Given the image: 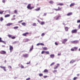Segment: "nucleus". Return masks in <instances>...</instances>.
<instances>
[{
  "label": "nucleus",
  "mask_w": 80,
  "mask_h": 80,
  "mask_svg": "<svg viewBox=\"0 0 80 80\" xmlns=\"http://www.w3.org/2000/svg\"><path fill=\"white\" fill-rule=\"evenodd\" d=\"M43 72H46L47 73V72H48V70L47 69H45L44 71Z\"/></svg>",
  "instance_id": "b1692460"
},
{
  "label": "nucleus",
  "mask_w": 80,
  "mask_h": 80,
  "mask_svg": "<svg viewBox=\"0 0 80 80\" xmlns=\"http://www.w3.org/2000/svg\"><path fill=\"white\" fill-rule=\"evenodd\" d=\"M13 47L12 46H9V50H13Z\"/></svg>",
  "instance_id": "aec40b11"
},
{
  "label": "nucleus",
  "mask_w": 80,
  "mask_h": 80,
  "mask_svg": "<svg viewBox=\"0 0 80 80\" xmlns=\"http://www.w3.org/2000/svg\"><path fill=\"white\" fill-rule=\"evenodd\" d=\"M68 39H63V41L62 42V43L63 44H65V43L67 42Z\"/></svg>",
  "instance_id": "f03ea898"
},
{
  "label": "nucleus",
  "mask_w": 80,
  "mask_h": 80,
  "mask_svg": "<svg viewBox=\"0 0 80 80\" xmlns=\"http://www.w3.org/2000/svg\"><path fill=\"white\" fill-rule=\"evenodd\" d=\"M55 57V55L53 54H51L50 55V57L51 58H53Z\"/></svg>",
  "instance_id": "39448f33"
},
{
  "label": "nucleus",
  "mask_w": 80,
  "mask_h": 80,
  "mask_svg": "<svg viewBox=\"0 0 80 80\" xmlns=\"http://www.w3.org/2000/svg\"><path fill=\"white\" fill-rule=\"evenodd\" d=\"M0 67L1 68H3V69L4 68H5V67H3V66H0Z\"/></svg>",
  "instance_id": "cd10ccee"
},
{
  "label": "nucleus",
  "mask_w": 80,
  "mask_h": 80,
  "mask_svg": "<svg viewBox=\"0 0 80 80\" xmlns=\"http://www.w3.org/2000/svg\"><path fill=\"white\" fill-rule=\"evenodd\" d=\"M30 79V78H28L26 79V80H29Z\"/></svg>",
  "instance_id": "3c124183"
},
{
  "label": "nucleus",
  "mask_w": 80,
  "mask_h": 80,
  "mask_svg": "<svg viewBox=\"0 0 80 80\" xmlns=\"http://www.w3.org/2000/svg\"><path fill=\"white\" fill-rule=\"evenodd\" d=\"M72 33H77V29L72 30Z\"/></svg>",
  "instance_id": "7ed1b4c3"
},
{
  "label": "nucleus",
  "mask_w": 80,
  "mask_h": 80,
  "mask_svg": "<svg viewBox=\"0 0 80 80\" xmlns=\"http://www.w3.org/2000/svg\"><path fill=\"white\" fill-rule=\"evenodd\" d=\"M60 17V16H59L58 17L56 18V20H57L58 19V18H59Z\"/></svg>",
  "instance_id": "37998d69"
},
{
  "label": "nucleus",
  "mask_w": 80,
  "mask_h": 80,
  "mask_svg": "<svg viewBox=\"0 0 80 80\" xmlns=\"http://www.w3.org/2000/svg\"><path fill=\"white\" fill-rule=\"evenodd\" d=\"M54 10H56V11H59L60 10H61V8H60V7H58V9H54Z\"/></svg>",
  "instance_id": "0eeeda50"
},
{
  "label": "nucleus",
  "mask_w": 80,
  "mask_h": 80,
  "mask_svg": "<svg viewBox=\"0 0 80 80\" xmlns=\"http://www.w3.org/2000/svg\"><path fill=\"white\" fill-rule=\"evenodd\" d=\"M73 48L74 49V50H77V49H78V48L77 47H74Z\"/></svg>",
  "instance_id": "4be33fe9"
},
{
  "label": "nucleus",
  "mask_w": 80,
  "mask_h": 80,
  "mask_svg": "<svg viewBox=\"0 0 80 80\" xmlns=\"http://www.w3.org/2000/svg\"><path fill=\"white\" fill-rule=\"evenodd\" d=\"M44 53H45V51H43L41 53L42 54H43Z\"/></svg>",
  "instance_id": "c9c22d12"
},
{
  "label": "nucleus",
  "mask_w": 80,
  "mask_h": 80,
  "mask_svg": "<svg viewBox=\"0 0 80 80\" xmlns=\"http://www.w3.org/2000/svg\"><path fill=\"white\" fill-rule=\"evenodd\" d=\"M8 17H10V14H7L5 16V18Z\"/></svg>",
  "instance_id": "bb28decb"
},
{
  "label": "nucleus",
  "mask_w": 80,
  "mask_h": 80,
  "mask_svg": "<svg viewBox=\"0 0 80 80\" xmlns=\"http://www.w3.org/2000/svg\"><path fill=\"white\" fill-rule=\"evenodd\" d=\"M15 18H13V19H12L11 20H15Z\"/></svg>",
  "instance_id": "bf43d9fd"
},
{
  "label": "nucleus",
  "mask_w": 80,
  "mask_h": 80,
  "mask_svg": "<svg viewBox=\"0 0 80 80\" xmlns=\"http://www.w3.org/2000/svg\"><path fill=\"white\" fill-rule=\"evenodd\" d=\"M77 78V77H75L73 78V80H76V79Z\"/></svg>",
  "instance_id": "4c0bfd02"
},
{
  "label": "nucleus",
  "mask_w": 80,
  "mask_h": 80,
  "mask_svg": "<svg viewBox=\"0 0 80 80\" xmlns=\"http://www.w3.org/2000/svg\"><path fill=\"white\" fill-rule=\"evenodd\" d=\"M3 12H4V11H2V12L0 11V14H2Z\"/></svg>",
  "instance_id": "58836bf2"
},
{
  "label": "nucleus",
  "mask_w": 80,
  "mask_h": 80,
  "mask_svg": "<svg viewBox=\"0 0 80 80\" xmlns=\"http://www.w3.org/2000/svg\"><path fill=\"white\" fill-rule=\"evenodd\" d=\"M37 46H38V45H40V43H38L36 45Z\"/></svg>",
  "instance_id": "4d7b16f0"
},
{
  "label": "nucleus",
  "mask_w": 80,
  "mask_h": 80,
  "mask_svg": "<svg viewBox=\"0 0 80 80\" xmlns=\"http://www.w3.org/2000/svg\"><path fill=\"white\" fill-rule=\"evenodd\" d=\"M44 24H45V22H42L40 23V25H44Z\"/></svg>",
  "instance_id": "412c9836"
},
{
  "label": "nucleus",
  "mask_w": 80,
  "mask_h": 80,
  "mask_svg": "<svg viewBox=\"0 0 80 80\" xmlns=\"http://www.w3.org/2000/svg\"><path fill=\"white\" fill-rule=\"evenodd\" d=\"M57 5H60V6H62V5H63V4L62 3H59L58 4H57Z\"/></svg>",
  "instance_id": "dca6fc26"
},
{
  "label": "nucleus",
  "mask_w": 80,
  "mask_h": 80,
  "mask_svg": "<svg viewBox=\"0 0 80 80\" xmlns=\"http://www.w3.org/2000/svg\"><path fill=\"white\" fill-rule=\"evenodd\" d=\"M46 54H49V52L48 51H45V52Z\"/></svg>",
  "instance_id": "e433bc0d"
},
{
  "label": "nucleus",
  "mask_w": 80,
  "mask_h": 80,
  "mask_svg": "<svg viewBox=\"0 0 80 80\" xmlns=\"http://www.w3.org/2000/svg\"><path fill=\"white\" fill-rule=\"evenodd\" d=\"M2 3H5V0H3L2 1Z\"/></svg>",
  "instance_id": "a18cd8bd"
},
{
  "label": "nucleus",
  "mask_w": 80,
  "mask_h": 80,
  "mask_svg": "<svg viewBox=\"0 0 80 80\" xmlns=\"http://www.w3.org/2000/svg\"><path fill=\"white\" fill-rule=\"evenodd\" d=\"M48 77L47 76H43V78H47Z\"/></svg>",
  "instance_id": "ea45409f"
},
{
  "label": "nucleus",
  "mask_w": 80,
  "mask_h": 80,
  "mask_svg": "<svg viewBox=\"0 0 80 80\" xmlns=\"http://www.w3.org/2000/svg\"><path fill=\"white\" fill-rule=\"evenodd\" d=\"M15 16H16L15 15H14L13 16V17H15Z\"/></svg>",
  "instance_id": "338daca9"
},
{
  "label": "nucleus",
  "mask_w": 80,
  "mask_h": 80,
  "mask_svg": "<svg viewBox=\"0 0 80 80\" xmlns=\"http://www.w3.org/2000/svg\"><path fill=\"white\" fill-rule=\"evenodd\" d=\"M31 8L32 9V8H34V7H31Z\"/></svg>",
  "instance_id": "69168bd1"
},
{
  "label": "nucleus",
  "mask_w": 80,
  "mask_h": 80,
  "mask_svg": "<svg viewBox=\"0 0 80 80\" xmlns=\"http://www.w3.org/2000/svg\"><path fill=\"white\" fill-rule=\"evenodd\" d=\"M8 37H9V38H11V37H12V35H10V34L8 35Z\"/></svg>",
  "instance_id": "c85d7f7f"
},
{
  "label": "nucleus",
  "mask_w": 80,
  "mask_h": 80,
  "mask_svg": "<svg viewBox=\"0 0 80 80\" xmlns=\"http://www.w3.org/2000/svg\"><path fill=\"white\" fill-rule=\"evenodd\" d=\"M30 62H29V63H26V64H27V65H28V64H30Z\"/></svg>",
  "instance_id": "13d9d810"
},
{
  "label": "nucleus",
  "mask_w": 80,
  "mask_h": 80,
  "mask_svg": "<svg viewBox=\"0 0 80 80\" xmlns=\"http://www.w3.org/2000/svg\"><path fill=\"white\" fill-rule=\"evenodd\" d=\"M61 55V54H59V53L58 54V56H60Z\"/></svg>",
  "instance_id": "680f3d73"
},
{
  "label": "nucleus",
  "mask_w": 80,
  "mask_h": 80,
  "mask_svg": "<svg viewBox=\"0 0 80 80\" xmlns=\"http://www.w3.org/2000/svg\"><path fill=\"white\" fill-rule=\"evenodd\" d=\"M55 44L56 45H58V43H57L56 42H55Z\"/></svg>",
  "instance_id": "603ef678"
},
{
  "label": "nucleus",
  "mask_w": 80,
  "mask_h": 80,
  "mask_svg": "<svg viewBox=\"0 0 80 80\" xmlns=\"http://www.w3.org/2000/svg\"><path fill=\"white\" fill-rule=\"evenodd\" d=\"M44 16H46L47 15V13H44Z\"/></svg>",
  "instance_id": "5fc2aeb1"
},
{
  "label": "nucleus",
  "mask_w": 80,
  "mask_h": 80,
  "mask_svg": "<svg viewBox=\"0 0 80 80\" xmlns=\"http://www.w3.org/2000/svg\"><path fill=\"white\" fill-rule=\"evenodd\" d=\"M21 65V68H24V66H23V65Z\"/></svg>",
  "instance_id": "72a5a7b5"
},
{
  "label": "nucleus",
  "mask_w": 80,
  "mask_h": 80,
  "mask_svg": "<svg viewBox=\"0 0 80 80\" xmlns=\"http://www.w3.org/2000/svg\"><path fill=\"white\" fill-rule=\"evenodd\" d=\"M1 40L2 38H0V42H3V43H4L5 44H6V42H5V41Z\"/></svg>",
  "instance_id": "1a4fd4ad"
},
{
  "label": "nucleus",
  "mask_w": 80,
  "mask_h": 80,
  "mask_svg": "<svg viewBox=\"0 0 80 80\" xmlns=\"http://www.w3.org/2000/svg\"><path fill=\"white\" fill-rule=\"evenodd\" d=\"M56 72H57V70H54L53 71V73H56Z\"/></svg>",
  "instance_id": "f704fd0d"
},
{
  "label": "nucleus",
  "mask_w": 80,
  "mask_h": 80,
  "mask_svg": "<svg viewBox=\"0 0 80 80\" xmlns=\"http://www.w3.org/2000/svg\"><path fill=\"white\" fill-rule=\"evenodd\" d=\"M65 31L67 32L68 30V27H65Z\"/></svg>",
  "instance_id": "4468645a"
},
{
  "label": "nucleus",
  "mask_w": 80,
  "mask_h": 80,
  "mask_svg": "<svg viewBox=\"0 0 80 80\" xmlns=\"http://www.w3.org/2000/svg\"><path fill=\"white\" fill-rule=\"evenodd\" d=\"M27 34H28V32H26L25 33H23L22 35H23V36H26Z\"/></svg>",
  "instance_id": "ddd939ff"
},
{
  "label": "nucleus",
  "mask_w": 80,
  "mask_h": 80,
  "mask_svg": "<svg viewBox=\"0 0 80 80\" xmlns=\"http://www.w3.org/2000/svg\"><path fill=\"white\" fill-rule=\"evenodd\" d=\"M32 26H33V27H36V26H37V24L35 23H33Z\"/></svg>",
  "instance_id": "6ab92c4d"
},
{
  "label": "nucleus",
  "mask_w": 80,
  "mask_h": 80,
  "mask_svg": "<svg viewBox=\"0 0 80 80\" xmlns=\"http://www.w3.org/2000/svg\"><path fill=\"white\" fill-rule=\"evenodd\" d=\"M28 54H25L23 55V57H25L26 58H28Z\"/></svg>",
  "instance_id": "423d86ee"
},
{
  "label": "nucleus",
  "mask_w": 80,
  "mask_h": 80,
  "mask_svg": "<svg viewBox=\"0 0 80 80\" xmlns=\"http://www.w3.org/2000/svg\"><path fill=\"white\" fill-rule=\"evenodd\" d=\"M71 42V43H74L75 44H77L79 43V41L78 40L72 41Z\"/></svg>",
  "instance_id": "f257e3e1"
},
{
  "label": "nucleus",
  "mask_w": 80,
  "mask_h": 80,
  "mask_svg": "<svg viewBox=\"0 0 80 80\" xmlns=\"http://www.w3.org/2000/svg\"><path fill=\"white\" fill-rule=\"evenodd\" d=\"M12 25V23H9L7 24L6 25L7 26H10V25Z\"/></svg>",
  "instance_id": "a211bd4d"
},
{
  "label": "nucleus",
  "mask_w": 80,
  "mask_h": 80,
  "mask_svg": "<svg viewBox=\"0 0 80 80\" xmlns=\"http://www.w3.org/2000/svg\"><path fill=\"white\" fill-rule=\"evenodd\" d=\"M71 51H73L74 50V49L71 48Z\"/></svg>",
  "instance_id": "8fccbe9b"
},
{
  "label": "nucleus",
  "mask_w": 80,
  "mask_h": 80,
  "mask_svg": "<svg viewBox=\"0 0 80 80\" xmlns=\"http://www.w3.org/2000/svg\"><path fill=\"white\" fill-rule=\"evenodd\" d=\"M27 8L30 10H32V8H31V4H29L28 5Z\"/></svg>",
  "instance_id": "20e7f679"
},
{
  "label": "nucleus",
  "mask_w": 80,
  "mask_h": 80,
  "mask_svg": "<svg viewBox=\"0 0 80 80\" xmlns=\"http://www.w3.org/2000/svg\"><path fill=\"white\" fill-rule=\"evenodd\" d=\"M11 38L12 39H15V36H13L12 37H11Z\"/></svg>",
  "instance_id": "a19ab883"
},
{
  "label": "nucleus",
  "mask_w": 80,
  "mask_h": 80,
  "mask_svg": "<svg viewBox=\"0 0 80 80\" xmlns=\"http://www.w3.org/2000/svg\"><path fill=\"white\" fill-rule=\"evenodd\" d=\"M40 8H38L35 9V10H36V11H38V10H40Z\"/></svg>",
  "instance_id": "5701e85b"
},
{
  "label": "nucleus",
  "mask_w": 80,
  "mask_h": 80,
  "mask_svg": "<svg viewBox=\"0 0 80 80\" xmlns=\"http://www.w3.org/2000/svg\"><path fill=\"white\" fill-rule=\"evenodd\" d=\"M45 35V33H43L41 34V36L42 37H43Z\"/></svg>",
  "instance_id": "2f4dec72"
},
{
  "label": "nucleus",
  "mask_w": 80,
  "mask_h": 80,
  "mask_svg": "<svg viewBox=\"0 0 80 80\" xmlns=\"http://www.w3.org/2000/svg\"><path fill=\"white\" fill-rule=\"evenodd\" d=\"M22 25H23V26H26V23L25 22H22Z\"/></svg>",
  "instance_id": "f3484780"
},
{
  "label": "nucleus",
  "mask_w": 80,
  "mask_h": 80,
  "mask_svg": "<svg viewBox=\"0 0 80 80\" xmlns=\"http://www.w3.org/2000/svg\"><path fill=\"white\" fill-rule=\"evenodd\" d=\"M54 64H55V62H53L50 65V66H52V65H54Z\"/></svg>",
  "instance_id": "c756f323"
},
{
  "label": "nucleus",
  "mask_w": 80,
  "mask_h": 80,
  "mask_svg": "<svg viewBox=\"0 0 80 80\" xmlns=\"http://www.w3.org/2000/svg\"><path fill=\"white\" fill-rule=\"evenodd\" d=\"M14 13H17V10H14Z\"/></svg>",
  "instance_id": "49530a36"
},
{
  "label": "nucleus",
  "mask_w": 80,
  "mask_h": 80,
  "mask_svg": "<svg viewBox=\"0 0 80 80\" xmlns=\"http://www.w3.org/2000/svg\"><path fill=\"white\" fill-rule=\"evenodd\" d=\"M4 62H5V63H6V62H7V61H6V60H5L4 61Z\"/></svg>",
  "instance_id": "774afa93"
},
{
  "label": "nucleus",
  "mask_w": 80,
  "mask_h": 80,
  "mask_svg": "<svg viewBox=\"0 0 80 80\" xmlns=\"http://www.w3.org/2000/svg\"><path fill=\"white\" fill-rule=\"evenodd\" d=\"M42 48L43 50H47V47H43Z\"/></svg>",
  "instance_id": "393cba45"
},
{
  "label": "nucleus",
  "mask_w": 80,
  "mask_h": 80,
  "mask_svg": "<svg viewBox=\"0 0 80 80\" xmlns=\"http://www.w3.org/2000/svg\"><path fill=\"white\" fill-rule=\"evenodd\" d=\"M3 18H1V19H0V21L1 22H2V21H3Z\"/></svg>",
  "instance_id": "79ce46f5"
},
{
  "label": "nucleus",
  "mask_w": 80,
  "mask_h": 80,
  "mask_svg": "<svg viewBox=\"0 0 80 80\" xmlns=\"http://www.w3.org/2000/svg\"><path fill=\"white\" fill-rule=\"evenodd\" d=\"M58 68V66H56L54 68V69H57Z\"/></svg>",
  "instance_id": "de8ad7c7"
},
{
  "label": "nucleus",
  "mask_w": 80,
  "mask_h": 80,
  "mask_svg": "<svg viewBox=\"0 0 80 80\" xmlns=\"http://www.w3.org/2000/svg\"><path fill=\"white\" fill-rule=\"evenodd\" d=\"M78 28L79 29H80V24L78 26Z\"/></svg>",
  "instance_id": "e2e57ef3"
},
{
  "label": "nucleus",
  "mask_w": 80,
  "mask_h": 80,
  "mask_svg": "<svg viewBox=\"0 0 80 80\" xmlns=\"http://www.w3.org/2000/svg\"><path fill=\"white\" fill-rule=\"evenodd\" d=\"M49 3H50V4H53L54 2L52 1H50L49 2Z\"/></svg>",
  "instance_id": "a878e982"
},
{
  "label": "nucleus",
  "mask_w": 80,
  "mask_h": 80,
  "mask_svg": "<svg viewBox=\"0 0 80 80\" xmlns=\"http://www.w3.org/2000/svg\"><path fill=\"white\" fill-rule=\"evenodd\" d=\"M1 53V54H5L6 52L4 51H2Z\"/></svg>",
  "instance_id": "9d476101"
},
{
  "label": "nucleus",
  "mask_w": 80,
  "mask_h": 80,
  "mask_svg": "<svg viewBox=\"0 0 80 80\" xmlns=\"http://www.w3.org/2000/svg\"><path fill=\"white\" fill-rule=\"evenodd\" d=\"M3 70H4V71H5V72H6L7 71V70H6L5 68H3Z\"/></svg>",
  "instance_id": "864d4df0"
},
{
  "label": "nucleus",
  "mask_w": 80,
  "mask_h": 80,
  "mask_svg": "<svg viewBox=\"0 0 80 80\" xmlns=\"http://www.w3.org/2000/svg\"><path fill=\"white\" fill-rule=\"evenodd\" d=\"M8 67H9V68H12V67L10 66H8Z\"/></svg>",
  "instance_id": "052dcab7"
},
{
  "label": "nucleus",
  "mask_w": 80,
  "mask_h": 80,
  "mask_svg": "<svg viewBox=\"0 0 80 80\" xmlns=\"http://www.w3.org/2000/svg\"><path fill=\"white\" fill-rule=\"evenodd\" d=\"M40 45H42L43 46L44 45V44L43 43H40Z\"/></svg>",
  "instance_id": "c03bdc74"
},
{
  "label": "nucleus",
  "mask_w": 80,
  "mask_h": 80,
  "mask_svg": "<svg viewBox=\"0 0 80 80\" xmlns=\"http://www.w3.org/2000/svg\"><path fill=\"white\" fill-rule=\"evenodd\" d=\"M74 62H75V60H72L70 62V63H74Z\"/></svg>",
  "instance_id": "2eb2a0df"
},
{
  "label": "nucleus",
  "mask_w": 80,
  "mask_h": 80,
  "mask_svg": "<svg viewBox=\"0 0 80 80\" xmlns=\"http://www.w3.org/2000/svg\"><path fill=\"white\" fill-rule=\"evenodd\" d=\"M72 15V12H69L67 14V16H70Z\"/></svg>",
  "instance_id": "9b49d317"
},
{
  "label": "nucleus",
  "mask_w": 80,
  "mask_h": 80,
  "mask_svg": "<svg viewBox=\"0 0 80 80\" xmlns=\"http://www.w3.org/2000/svg\"><path fill=\"white\" fill-rule=\"evenodd\" d=\"M77 23H80V20H78L77 21Z\"/></svg>",
  "instance_id": "09e8293b"
},
{
  "label": "nucleus",
  "mask_w": 80,
  "mask_h": 80,
  "mask_svg": "<svg viewBox=\"0 0 80 80\" xmlns=\"http://www.w3.org/2000/svg\"><path fill=\"white\" fill-rule=\"evenodd\" d=\"M39 77H41V76H43V74L42 73H40L39 74Z\"/></svg>",
  "instance_id": "7c9ffc66"
},
{
  "label": "nucleus",
  "mask_w": 80,
  "mask_h": 80,
  "mask_svg": "<svg viewBox=\"0 0 80 80\" xmlns=\"http://www.w3.org/2000/svg\"><path fill=\"white\" fill-rule=\"evenodd\" d=\"M17 43V42L15 41L13 42V43Z\"/></svg>",
  "instance_id": "0e129e2a"
},
{
  "label": "nucleus",
  "mask_w": 80,
  "mask_h": 80,
  "mask_svg": "<svg viewBox=\"0 0 80 80\" xmlns=\"http://www.w3.org/2000/svg\"><path fill=\"white\" fill-rule=\"evenodd\" d=\"M33 49V45H32L31 48H30L29 49V52H30L31 51H32Z\"/></svg>",
  "instance_id": "6e6552de"
},
{
  "label": "nucleus",
  "mask_w": 80,
  "mask_h": 80,
  "mask_svg": "<svg viewBox=\"0 0 80 80\" xmlns=\"http://www.w3.org/2000/svg\"><path fill=\"white\" fill-rule=\"evenodd\" d=\"M74 4H75V3H71V4L69 6L70 7H72V6H74Z\"/></svg>",
  "instance_id": "f8f14e48"
},
{
  "label": "nucleus",
  "mask_w": 80,
  "mask_h": 80,
  "mask_svg": "<svg viewBox=\"0 0 80 80\" xmlns=\"http://www.w3.org/2000/svg\"><path fill=\"white\" fill-rule=\"evenodd\" d=\"M18 28V26H16L15 27H14V29H17Z\"/></svg>",
  "instance_id": "473e14b6"
},
{
  "label": "nucleus",
  "mask_w": 80,
  "mask_h": 80,
  "mask_svg": "<svg viewBox=\"0 0 80 80\" xmlns=\"http://www.w3.org/2000/svg\"><path fill=\"white\" fill-rule=\"evenodd\" d=\"M57 66L58 67V66H59V65H60V64L58 63L57 64Z\"/></svg>",
  "instance_id": "6e6d98bb"
}]
</instances>
